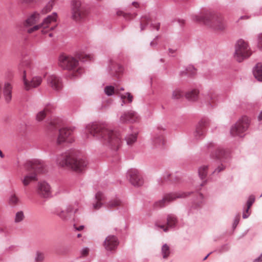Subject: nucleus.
I'll return each instance as SVG.
<instances>
[{
    "mask_svg": "<svg viewBox=\"0 0 262 262\" xmlns=\"http://www.w3.org/2000/svg\"><path fill=\"white\" fill-rule=\"evenodd\" d=\"M81 135L84 139L92 138L98 139L107 148L114 151L120 148L122 143V137L119 133L111 130L104 125L97 122L86 124Z\"/></svg>",
    "mask_w": 262,
    "mask_h": 262,
    "instance_id": "f257e3e1",
    "label": "nucleus"
},
{
    "mask_svg": "<svg viewBox=\"0 0 262 262\" xmlns=\"http://www.w3.org/2000/svg\"><path fill=\"white\" fill-rule=\"evenodd\" d=\"M92 205L95 210L104 206L107 209H117L121 214L125 213L128 210V204L125 200L117 195L106 199L105 195L100 191L95 194Z\"/></svg>",
    "mask_w": 262,
    "mask_h": 262,
    "instance_id": "f03ea898",
    "label": "nucleus"
},
{
    "mask_svg": "<svg viewBox=\"0 0 262 262\" xmlns=\"http://www.w3.org/2000/svg\"><path fill=\"white\" fill-rule=\"evenodd\" d=\"M56 162L59 166L70 168L77 173L83 172L88 164L84 158L79 155L69 152L58 155Z\"/></svg>",
    "mask_w": 262,
    "mask_h": 262,
    "instance_id": "7ed1b4c3",
    "label": "nucleus"
},
{
    "mask_svg": "<svg viewBox=\"0 0 262 262\" xmlns=\"http://www.w3.org/2000/svg\"><path fill=\"white\" fill-rule=\"evenodd\" d=\"M192 19L215 30L222 31L226 27V24L223 15L219 13L208 12L203 15L194 14L192 16Z\"/></svg>",
    "mask_w": 262,
    "mask_h": 262,
    "instance_id": "20e7f679",
    "label": "nucleus"
},
{
    "mask_svg": "<svg viewBox=\"0 0 262 262\" xmlns=\"http://www.w3.org/2000/svg\"><path fill=\"white\" fill-rule=\"evenodd\" d=\"M58 64L63 69L71 71L69 76L71 78H78L84 72V69L79 66L78 60L71 56L63 54L60 55Z\"/></svg>",
    "mask_w": 262,
    "mask_h": 262,
    "instance_id": "39448f33",
    "label": "nucleus"
},
{
    "mask_svg": "<svg viewBox=\"0 0 262 262\" xmlns=\"http://www.w3.org/2000/svg\"><path fill=\"white\" fill-rule=\"evenodd\" d=\"M45 166L43 162L40 160H33L27 161L24 165L28 173L21 179L25 186L28 185L32 181L37 180V172H42Z\"/></svg>",
    "mask_w": 262,
    "mask_h": 262,
    "instance_id": "423d86ee",
    "label": "nucleus"
},
{
    "mask_svg": "<svg viewBox=\"0 0 262 262\" xmlns=\"http://www.w3.org/2000/svg\"><path fill=\"white\" fill-rule=\"evenodd\" d=\"M252 51L248 42L243 39H238L234 45V58L238 62L249 58Z\"/></svg>",
    "mask_w": 262,
    "mask_h": 262,
    "instance_id": "0eeeda50",
    "label": "nucleus"
},
{
    "mask_svg": "<svg viewBox=\"0 0 262 262\" xmlns=\"http://www.w3.org/2000/svg\"><path fill=\"white\" fill-rule=\"evenodd\" d=\"M23 66L26 69L23 70V80L24 85V89L26 91H30L33 88L38 86L42 82V78L40 76L33 77L30 80L27 79V72L28 70L31 69L32 66V61L30 59L24 60L23 63Z\"/></svg>",
    "mask_w": 262,
    "mask_h": 262,
    "instance_id": "6e6552de",
    "label": "nucleus"
},
{
    "mask_svg": "<svg viewBox=\"0 0 262 262\" xmlns=\"http://www.w3.org/2000/svg\"><path fill=\"white\" fill-rule=\"evenodd\" d=\"M71 17L76 21L83 19L87 14L86 10L80 0H72Z\"/></svg>",
    "mask_w": 262,
    "mask_h": 262,
    "instance_id": "1a4fd4ad",
    "label": "nucleus"
},
{
    "mask_svg": "<svg viewBox=\"0 0 262 262\" xmlns=\"http://www.w3.org/2000/svg\"><path fill=\"white\" fill-rule=\"evenodd\" d=\"M250 123V120L247 116H243L230 129L232 136L243 137V134L247 130Z\"/></svg>",
    "mask_w": 262,
    "mask_h": 262,
    "instance_id": "9d476101",
    "label": "nucleus"
},
{
    "mask_svg": "<svg viewBox=\"0 0 262 262\" xmlns=\"http://www.w3.org/2000/svg\"><path fill=\"white\" fill-rule=\"evenodd\" d=\"M205 147L208 151L211 152V157L219 159L222 162H226L229 157L228 151L222 147L217 146L212 142L208 143Z\"/></svg>",
    "mask_w": 262,
    "mask_h": 262,
    "instance_id": "9b49d317",
    "label": "nucleus"
},
{
    "mask_svg": "<svg viewBox=\"0 0 262 262\" xmlns=\"http://www.w3.org/2000/svg\"><path fill=\"white\" fill-rule=\"evenodd\" d=\"M78 210V207L74 205H68L63 209L60 207H56L54 210V214L58 216L62 221L67 222L72 217V214H75Z\"/></svg>",
    "mask_w": 262,
    "mask_h": 262,
    "instance_id": "f8f14e48",
    "label": "nucleus"
},
{
    "mask_svg": "<svg viewBox=\"0 0 262 262\" xmlns=\"http://www.w3.org/2000/svg\"><path fill=\"white\" fill-rule=\"evenodd\" d=\"M187 196L186 192H174L166 194L162 199L154 203V207L156 208H162L176 200L178 198H185Z\"/></svg>",
    "mask_w": 262,
    "mask_h": 262,
    "instance_id": "ddd939ff",
    "label": "nucleus"
},
{
    "mask_svg": "<svg viewBox=\"0 0 262 262\" xmlns=\"http://www.w3.org/2000/svg\"><path fill=\"white\" fill-rule=\"evenodd\" d=\"M200 101L203 106L209 109L215 105L217 96L213 90H210L202 94Z\"/></svg>",
    "mask_w": 262,
    "mask_h": 262,
    "instance_id": "4468645a",
    "label": "nucleus"
},
{
    "mask_svg": "<svg viewBox=\"0 0 262 262\" xmlns=\"http://www.w3.org/2000/svg\"><path fill=\"white\" fill-rule=\"evenodd\" d=\"M75 127H63L59 130L58 135L56 143L57 145H60L63 143H72L74 141L71 136Z\"/></svg>",
    "mask_w": 262,
    "mask_h": 262,
    "instance_id": "2eb2a0df",
    "label": "nucleus"
},
{
    "mask_svg": "<svg viewBox=\"0 0 262 262\" xmlns=\"http://www.w3.org/2000/svg\"><path fill=\"white\" fill-rule=\"evenodd\" d=\"M166 125H159L155 129L152 138V142L156 147H162L164 144V134Z\"/></svg>",
    "mask_w": 262,
    "mask_h": 262,
    "instance_id": "dca6fc26",
    "label": "nucleus"
},
{
    "mask_svg": "<svg viewBox=\"0 0 262 262\" xmlns=\"http://www.w3.org/2000/svg\"><path fill=\"white\" fill-rule=\"evenodd\" d=\"M57 17V14L55 12H54L52 14V15L48 16L46 18L43 19V21L42 23L39 25H35L32 28L28 29L27 32L29 33H31L33 32L38 30L39 29L42 28L43 29L41 30L42 33L45 34L47 33L49 30H46L47 29L49 25L56 21Z\"/></svg>",
    "mask_w": 262,
    "mask_h": 262,
    "instance_id": "f3484780",
    "label": "nucleus"
},
{
    "mask_svg": "<svg viewBox=\"0 0 262 262\" xmlns=\"http://www.w3.org/2000/svg\"><path fill=\"white\" fill-rule=\"evenodd\" d=\"M127 178L130 183L136 187H140L143 184L144 181L138 170L131 168L127 172Z\"/></svg>",
    "mask_w": 262,
    "mask_h": 262,
    "instance_id": "a211bd4d",
    "label": "nucleus"
},
{
    "mask_svg": "<svg viewBox=\"0 0 262 262\" xmlns=\"http://www.w3.org/2000/svg\"><path fill=\"white\" fill-rule=\"evenodd\" d=\"M178 221L177 216L174 214H169L167 217V226L164 225H159L158 223L155 224L156 229H162L165 232L169 231V228H174L177 226Z\"/></svg>",
    "mask_w": 262,
    "mask_h": 262,
    "instance_id": "6ab92c4d",
    "label": "nucleus"
},
{
    "mask_svg": "<svg viewBox=\"0 0 262 262\" xmlns=\"http://www.w3.org/2000/svg\"><path fill=\"white\" fill-rule=\"evenodd\" d=\"M140 116L137 112L130 110L123 113L119 119L121 123H133L139 120Z\"/></svg>",
    "mask_w": 262,
    "mask_h": 262,
    "instance_id": "aec40b11",
    "label": "nucleus"
},
{
    "mask_svg": "<svg viewBox=\"0 0 262 262\" xmlns=\"http://www.w3.org/2000/svg\"><path fill=\"white\" fill-rule=\"evenodd\" d=\"M210 121L208 119H201L196 126L195 130L193 135L196 139H199L204 137L206 127L209 124Z\"/></svg>",
    "mask_w": 262,
    "mask_h": 262,
    "instance_id": "412c9836",
    "label": "nucleus"
},
{
    "mask_svg": "<svg viewBox=\"0 0 262 262\" xmlns=\"http://www.w3.org/2000/svg\"><path fill=\"white\" fill-rule=\"evenodd\" d=\"M37 192L39 195L43 198H49L52 196L50 185L45 181L39 182L37 186Z\"/></svg>",
    "mask_w": 262,
    "mask_h": 262,
    "instance_id": "4be33fe9",
    "label": "nucleus"
},
{
    "mask_svg": "<svg viewBox=\"0 0 262 262\" xmlns=\"http://www.w3.org/2000/svg\"><path fill=\"white\" fill-rule=\"evenodd\" d=\"M119 245L118 238L113 235H108L104 242L103 245L107 251H114L116 250Z\"/></svg>",
    "mask_w": 262,
    "mask_h": 262,
    "instance_id": "5701e85b",
    "label": "nucleus"
},
{
    "mask_svg": "<svg viewBox=\"0 0 262 262\" xmlns=\"http://www.w3.org/2000/svg\"><path fill=\"white\" fill-rule=\"evenodd\" d=\"M48 84L55 91H59L62 88L61 78L55 75H52L47 79Z\"/></svg>",
    "mask_w": 262,
    "mask_h": 262,
    "instance_id": "b1692460",
    "label": "nucleus"
},
{
    "mask_svg": "<svg viewBox=\"0 0 262 262\" xmlns=\"http://www.w3.org/2000/svg\"><path fill=\"white\" fill-rule=\"evenodd\" d=\"M12 86L9 82H5L3 87V94L7 102H9L12 98Z\"/></svg>",
    "mask_w": 262,
    "mask_h": 262,
    "instance_id": "393cba45",
    "label": "nucleus"
},
{
    "mask_svg": "<svg viewBox=\"0 0 262 262\" xmlns=\"http://www.w3.org/2000/svg\"><path fill=\"white\" fill-rule=\"evenodd\" d=\"M253 74L258 81H262V63H257L253 69Z\"/></svg>",
    "mask_w": 262,
    "mask_h": 262,
    "instance_id": "a878e982",
    "label": "nucleus"
},
{
    "mask_svg": "<svg viewBox=\"0 0 262 262\" xmlns=\"http://www.w3.org/2000/svg\"><path fill=\"white\" fill-rule=\"evenodd\" d=\"M40 18L39 14L36 12L30 15L25 21L24 25L25 27H29L36 23Z\"/></svg>",
    "mask_w": 262,
    "mask_h": 262,
    "instance_id": "bb28decb",
    "label": "nucleus"
},
{
    "mask_svg": "<svg viewBox=\"0 0 262 262\" xmlns=\"http://www.w3.org/2000/svg\"><path fill=\"white\" fill-rule=\"evenodd\" d=\"M195 198L192 201V207L194 208L200 207L204 203V198L202 194L196 192Z\"/></svg>",
    "mask_w": 262,
    "mask_h": 262,
    "instance_id": "cd10ccee",
    "label": "nucleus"
},
{
    "mask_svg": "<svg viewBox=\"0 0 262 262\" xmlns=\"http://www.w3.org/2000/svg\"><path fill=\"white\" fill-rule=\"evenodd\" d=\"M199 92L196 89L192 90L190 91H188L186 93L185 96L186 98L189 100L191 101H196L199 96Z\"/></svg>",
    "mask_w": 262,
    "mask_h": 262,
    "instance_id": "c85d7f7f",
    "label": "nucleus"
},
{
    "mask_svg": "<svg viewBox=\"0 0 262 262\" xmlns=\"http://www.w3.org/2000/svg\"><path fill=\"white\" fill-rule=\"evenodd\" d=\"M184 95V91L181 88H177L172 91L171 98L174 100H178L182 98Z\"/></svg>",
    "mask_w": 262,
    "mask_h": 262,
    "instance_id": "c756f323",
    "label": "nucleus"
},
{
    "mask_svg": "<svg viewBox=\"0 0 262 262\" xmlns=\"http://www.w3.org/2000/svg\"><path fill=\"white\" fill-rule=\"evenodd\" d=\"M196 73V69L193 66L189 65L185 70V71H181L180 74L181 76L186 75L191 76L195 75Z\"/></svg>",
    "mask_w": 262,
    "mask_h": 262,
    "instance_id": "7c9ffc66",
    "label": "nucleus"
},
{
    "mask_svg": "<svg viewBox=\"0 0 262 262\" xmlns=\"http://www.w3.org/2000/svg\"><path fill=\"white\" fill-rule=\"evenodd\" d=\"M137 134V133H134L133 134H128L125 137V139L128 145H132L136 142Z\"/></svg>",
    "mask_w": 262,
    "mask_h": 262,
    "instance_id": "2f4dec72",
    "label": "nucleus"
},
{
    "mask_svg": "<svg viewBox=\"0 0 262 262\" xmlns=\"http://www.w3.org/2000/svg\"><path fill=\"white\" fill-rule=\"evenodd\" d=\"M208 166L203 165L200 166L198 169V173L200 178L202 180L205 179L208 173Z\"/></svg>",
    "mask_w": 262,
    "mask_h": 262,
    "instance_id": "473e14b6",
    "label": "nucleus"
},
{
    "mask_svg": "<svg viewBox=\"0 0 262 262\" xmlns=\"http://www.w3.org/2000/svg\"><path fill=\"white\" fill-rule=\"evenodd\" d=\"M161 255L164 259H167L170 254L169 246L167 244H164L161 248Z\"/></svg>",
    "mask_w": 262,
    "mask_h": 262,
    "instance_id": "72a5a7b5",
    "label": "nucleus"
},
{
    "mask_svg": "<svg viewBox=\"0 0 262 262\" xmlns=\"http://www.w3.org/2000/svg\"><path fill=\"white\" fill-rule=\"evenodd\" d=\"M34 259V262H43L45 259V254L44 252L40 250H37L35 252Z\"/></svg>",
    "mask_w": 262,
    "mask_h": 262,
    "instance_id": "f704fd0d",
    "label": "nucleus"
},
{
    "mask_svg": "<svg viewBox=\"0 0 262 262\" xmlns=\"http://www.w3.org/2000/svg\"><path fill=\"white\" fill-rule=\"evenodd\" d=\"M50 110L48 107H46L43 110L39 112L36 116V119L38 121H42L49 113Z\"/></svg>",
    "mask_w": 262,
    "mask_h": 262,
    "instance_id": "c9c22d12",
    "label": "nucleus"
},
{
    "mask_svg": "<svg viewBox=\"0 0 262 262\" xmlns=\"http://www.w3.org/2000/svg\"><path fill=\"white\" fill-rule=\"evenodd\" d=\"M117 88L115 89L113 86L107 85L104 88V93L108 96H112L115 93H117L118 91Z\"/></svg>",
    "mask_w": 262,
    "mask_h": 262,
    "instance_id": "e433bc0d",
    "label": "nucleus"
},
{
    "mask_svg": "<svg viewBox=\"0 0 262 262\" xmlns=\"http://www.w3.org/2000/svg\"><path fill=\"white\" fill-rule=\"evenodd\" d=\"M25 215L22 211H18L16 213L14 218L15 223H19L24 220Z\"/></svg>",
    "mask_w": 262,
    "mask_h": 262,
    "instance_id": "4c0bfd02",
    "label": "nucleus"
},
{
    "mask_svg": "<svg viewBox=\"0 0 262 262\" xmlns=\"http://www.w3.org/2000/svg\"><path fill=\"white\" fill-rule=\"evenodd\" d=\"M119 97L120 98L121 100H125V99H127V102L128 103H131L133 101V96L129 93H126L124 94H120L119 95Z\"/></svg>",
    "mask_w": 262,
    "mask_h": 262,
    "instance_id": "58836bf2",
    "label": "nucleus"
},
{
    "mask_svg": "<svg viewBox=\"0 0 262 262\" xmlns=\"http://www.w3.org/2000/svg\"><path fill=\"white\" fill-rule=\"evenodd\" d=\"M53 5H54V1L53 0H51V1L49 2V3L47 4V5L42 10V13L43 14H45V13L50 11L53 8Z\"/></svg>",
    "mask_w": 262,
    "mask_h": 262,
    "instance_id": "ea45409f",
    "label": "nucleus"
},
{
    "mask_svg": "<svg viewBox=\"0 0 262 262\" xmlns=\"http://www.w3.org/2000/svg\"><path fill=\"white\" fill-rule=\"evenodd\" d=\"M9 201L10 204L16 205L18 203L19 199L14 193H12L9 196Z\"/></svg>",
    "mask_w": 262,
    "mask_h": 262,
    "instance_id": "a19ab883",
    "label": "nucleus"
},
{
    "mask_svg": "<svg viewBox=\"0 0 262 262\" xmlns=\"http://www.w3.org/2000/svg\"><path fill=\"white\" fill-rule=\"evenodd\" d=\"M255 201V198L254 195H251L248 197V199L246 202L247 207L250 208L252 204Z\"/></svg>",
    "mask_w": 262,
    "mask_h": 262,
    "instance_id": "79ce46f5",
    "label": "nucleus"
},
{
    "mask_svg": "<svg viewBox=\"0 0 262 262\" xmlns=\"http://www.w3.org/2000/svg\"><path fill=\"white\" fill-rule=\"evenodd\" d=\"M225 168V166H224L222 164H221L220 165L217 166L216 168L214 169V170L212 172V174H216L219 173L221 171L224 170Z\"/></svg>",
    "mask_w": 262,
    "mask_h": 262,
    "instance_id": "37998d69",
    "label": "nucleus"
},
{
    "mask_svg": "<svg viewBox=\"0 0 262 262\" xmlns=\"http://www.w3.org/2000/svg\"><path fill=\"white\" fill-rule=\"evenodd\" d=\"M240 220V214H237L234 217V220H233V223L232 224V228L233 229H235L237 225L238 224Z\"/></svg>",
    "mask_w": 262,
    "mask_h": 262,
    "instance_id": "c03bdc74",
    "label": "nucleus"
},
{
    "mask_svg": "<svg viewBox=\"0 0 262 262\" xmlns=\"http://www.w3.org/2000/svg\"><path fill=\"white\" fill-rule=\"evenodd\" d=\"M257 47L262 50V33H260L257 36Z\"/></svg>",
    "mask_w": 262,
    "mask_h": 262,
    "instance_id": "a18cd8bd",
    "label": "nucleus"
},
{
    "mask_svg": "<svg viewBox=\"0 0 262 262\" xmlns=\"http://www.w3.org/2000/svg\"><path fill=\"white\" fill-rule=\"evenodd\" d=\"M249 209H250V208H248L247 207L246 208V209L245 210H244L243 213V219H247L250 215L251 212L249 211Z\"/></svg>",
    "mask_w": 262,
    "mask_h": 262,
    "instance_id": "49530a36",
    "label": "nucleus"
},
{
    "mask_svg": "<svg viewBox=\"0 0 262 262\" xmlns=\"http://www.w3.org/2000/svg\"><path fill=\"white\" fill-rule=\"evenodd\" d=\"M149 20H148V18H147V17H143L142 18V19L141 20V22H140V28H141V30L142 31L144 29V24H146L145 23V21H148V22Z\"/></svg>",
    "mask_w": 262,
    "mask_h": 262,
    "instance_id": "de8ad7c7",
    "label": "nucleus"
},
{
    "mask_svg": "<svg viewBox=\"0 0 262 262\" xmlns=\"http://www.w3.org/2000/svg\"><path fill=\"white\" fill-rule=\"evenodd\" d=\"M89 252V249L87 247L83 248L80 251V254L82 256H86Z\"/></svg>",
    "mask_w": 262,
    "mask_h": 262,
    "instance_id": "09e8293b",
    "label": "nucleus"
},
{
    "mask_svg": "<svg viewBox=\"0 0 262 262\" xmlns=\"http://www.w3.org/2000/svg\"><path fill=\"white\" fill-rule=\"evenodd\" d=\"M230 248L228 244H225L221 246L220 251L222 252L227 251Z\"/></svg>",
    "mask_w": 262,
    "mask_h": 262,
    "instance_id": "8fccbe9b",
    "label": "nucleus"
},
{
    "mask_svg": "<svg viewBox=\"0 0 262 262\" xmlns=\"http://www.w3.org/2000/svg\"><path fill=\"white\" fill-rule=\"evenodd\" d=\"M85 57L86 58V59H84L81 56L79 57V59L81 60L83 62L86 61L88 60H91L93 59V57L90 55H85Z\"/></svg>",
    "mask_w": 262,
    "mask_h": 262,
    "instance_id": "3c124183",
    "label": "nucleus"
},
{
    "mask_svg": "<svg viewBox=\"0 0 262 262\" xmlns=\"http://www.w3.org/2000/svg\"><path fill=\"white\" fill-rule=\"evenodd\" d=\"M158 39V36H157L155 37V38L153 40H152L150 43V46L151 47H155L158 43H157V40Z\"/></svg>",
    "mask_w": 262,
    "mask_h": 262,
    "instance_id": "603ef678",
    "label": "nucleus"
},
{
    "mask_svg": "<svg viewBox=\"0 0 262 262\" xmlns=\"http://www.w3.org/2000/svg\"><path fill=\"white\" fill-rule=\"evenodd\" d=\"M160 26V24L159 23H152L151 24V27H152L154 29H156L157 31L159 30Z\"/></svg>",
    "mask_w": 262,
    "mask_h": 262,
    "instance_id": "864d4df0",
    "label": "nucleus"
},
{
    "mask_svg": "<svg viewBox=\"0 0 262 262\" xmlns=\"http://www.w3.org/2000/svg\"><path fill=\"white\" fill-rule=\"evenodd\" d=\"M73 227H74V229L76 231H81L84 229L83 225H80V226H79L77 227V226H76V225L75 224H74Z\"/></svg>",
    "mask_w": 262,
    "mask_h": 262,
    "instance_id": "5fc2aeb1",
    "label": "nucleus"
},
{
    "mask_svg": "<svg viewBox=\"0 0 262 262\" xmlns=\"http://www.w3.org/2000/svg\"><path fill=\"white\" fill-rule=\"evenodd\" d=\"M171 176V174L168 172H166L163 174V178L165 180H168L169 179L171 180V178H169Z\"/></svg>",
    "mask_w": 262,
    "mask_h": 262,
    "instance_id": "6e6d98bb",
    "label": "nucleus"
},
{
    "mask_svg": "<svg viewBox=\"0 0 262 262\" xmlns=\"http://www.w3.org/2000/svg\"><path fill=\"white\" fill-rule=\"evenodd\" d=\"M253 262H262V253L258 257L253 259Z\"/></svg>",
    "mask_w": 262,
    "mask_h": 262,
    "instance_id": "4d7b16f0",
    "label": "nucleus"
},
{
    "mask_svg": "<svg viewBox=\"0 0 262 262\" xmlns=\"http://www.w3.org/2000/svg\"><path fill=\"white\" fill-rule=\"evenodd\" d=\"M257 120L259 121H260L262 120V111H261L259 112V114H258V115L257 116Z\"/></svg>",
    "mask_w": 262,
    "mask_h": 262,
    "instance_id": "13d9d810",
    "label": "nucleus"
},
{
    "mask_svg": "<svg viewBox=\"0 0 262 262\" xmlns=\"http://www.w3.org/2000/svg\"><path fill=\"white\" fill-rule=\"evenodd\" d=\"M132 5L134 6L136 8H137L139 6V4L135 2H133Z\"/></svg>",
    "mask_w": 262,
    "mask_h": 262,
    "instance_id": "bf43d9fd",
    "label": "nucleus"
},
{
    "mask_svg": "<svg viewBox=\"0 0 262 262\" xmlns=\"http://www.w3.org/2000/svg\"><path fill=\"white\" fill-rule=\"evenodd\" d=\"M55 123L53 122H51L49 124V128L51 129L52 128V126L54 125Z\"/></svg>",
    "mask_w": 262,
    "mask_h": 262,
    "instance_id": "052dcab7",
    "label": "nucleus"
},
{
    "mask_svg": "<svg viewBox=\"0 0 262 262\" xmlns=\"http://www.w3.org/2000/svg\"><path fill=\"white\" fill-rule=\"evenodd\" d=\"M121 100V105L122 106H123L126 102L125 100Z\"/></svg>",
    "mask_w": 262,
    "mask_h": 262,
    "instance_id": "680f3d73",
    "label": "nucleus"
},
{
    "mask_svg": "<svg viewBox=\"0 0 262 262\" xmlns=\"http://www.w3.org/2000/svg\"><path fill=\"white\" fill-rule=\"evenodd\" d=\"M0 157L3 158L4 157V155L3 154L2 151L0 150Z\"/></svg>",
    "mask_w": 262,
    "mask_h": 262,
    "instance_id": "e2e57ef3",
    "label": "nucleus"
},
{
    "mask_svg": "<svg viewBox=\"0 0 262 262\" xmlns=\"http://www.w3.org/2000/svg\"><path fill=\"white\" fill-rule=\"evenodd\" d=\"M211 254V252L209 253V254H208L204 258H203V260H205L207 257L209 256V255Z\"/></svg>",
    "mask_w": 262,
    "mask_h": 262,
    "instance_id": "0e129e2a",
    "label": "nucleus"
},
{
    "mask_svg": "<svg viewBox=\"0 0 262 262\" xmlns=\"http://www.w3.org/2000/svg\"><path fill=\"white\" fill-rule=\"evenodd\" d=\"M248 18V17L247 16H246V15H245V16H241V17H240V19Z\"/></svg>",
    "mask_w": 262,
    "mask_h": 262,
    "instance_id": "69168bd1",
    "label": "nucleus"
},
{
    "mask_svg": "<svg viewBox=\"0 0 262 262\" xmlns=\"http://www.w3.org/2000/svg\"><path fill=\"white\" fill-rule=\"evenodd\" d=\"M179 23H181L182 24H184V20H179Z\"/></svg>",
    "mask_w": 262,
    "mask_h": 262,
    "instance_id": "338daca9",
    "label": "nucleus"
},
{
    "mask_svg": "<svg viewBox=\"0 0 262 262\" xmlns=\"http://www.w3.org/2000/svg\"><path fill=\"white\" fill-rule=\"evenodd\" d=\"M206 180H204L201 184V186H202L203 185H204L205 184V183H206Z\"/></svg>",
    "mask_w": 262,
    "mask_h": 262,
    "instance_id": "774afa93",
    "label": "nucleus"
}]
</instances>
